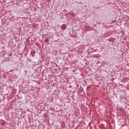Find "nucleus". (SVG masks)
<instances>
[{"label": "nucleus", "mask_w": 129, "mask_h": 129, "mask_svg": "<svg viewBox=\"0 0 129 129\" xmlns=\"http://www.w3.org/2000/svg\"><path fill=\"white\" fill-rule=\"evenodd\" d=\"M66 28H67V26L65 24H63L62 25V26L61 27V29H62V30H65V29H66Z\"/></svg>", "instance_id": "f257e3e1"}, {"label": "nucleus", "mask_w": 129, "mask_h": 129, "mask_svg": "<svg viewBox=\"0 0 129 129\" xmlns=\"http://www.w3.org/2000/svg\"><path fill=\"white\" fill-rule=\"evenodd\" d=\"M25 73H27V71H25Z\"/></svg>", "instance_id": "f03ea898"}]
</instances>
